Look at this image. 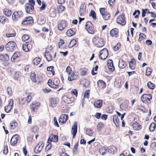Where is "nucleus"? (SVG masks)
<instances>
[{
    "label": "nucleus",
    "mask_w": 156,
    "mask_h": 156,
    "mask_svg": "<svg viewBox=\"0 0 156 156\" xmlns=\"http://www.w3.org/2000/svg\"><path fill=\"white\" fill-rule=\"evenodd\" d=\"M66 26V23L64 20H62L59 22L58 24V29L60 30H62Z\"/></svg>",
    "instance_id": "nucleus-12"
},
{
    "label": "nucleus",
    "mask_w": 156,
    "mask_h": 156,
    "mask_svg": "<svg viewBox=\"0 0 156 156\" xmlns=\"http://www.w3.org/2000/svg\"><path fill=\"white\" fill-rule=\"evenodd\" d=\"M12 108V105L9 103V105L5 107V110L7 113H8L11 110Z\"/></svg>",
    "instance_id": "nucleus-31"
},
{
    "label": "nucleus",
    "mask_w": 156,
    "mask_h": 156,
    "mask_svg": "<svg viewBox=\"0 0 156 156\" xmlns=\"http://www.w3.org/2000/svg\"><path fill=\"white\" fill-rule=\"evenodd\" d=\"M66 34L68 36L71 37L74 35L75 32L72 29H70L67 31Z\"/></svg>",
    "instance_id": "nucleus-33"
},
{
    "label": "nucleus",
    "mask_w": 156,
    "mask_h": 156,
    "mask_svg": "<svg viewBox=\"0 0 156 156\" xmlns=\"http://www.w3.org/2000/svg\"><path fill=\"white\" fill-rule=\"evenodd\" d=\"M62 100L66 103L68 104H70L72 103V101L70 98H67L66 96H64L63 97Z\"/></svg>",
    "instance_id": "nucleus-26"
},
{
    "label": "nucleus",
    "mask_w": 156,
    "mask_h": 156,
    "mask_svg": "<svg viewBox=\"0 0 156 156\" xmlns=\"http://www.w3.org/2000/svg\"><path fill=\"white\" fill-rule=\"evenodd\" d=\"M89 94H90V91L88 90H86L85 93V94L84 95V97L83 98L82 101H83L85 99V98H88L89 97Z\"/></svg>",
    "instance_id": "nucleus-43"
},
{
    "label": "nucleus",
    "mask_w": 156,
    "mask_h": 156,
    "mask_svg": "<svg viewBox=\"0 0 156 156\" xmlns=\"http://www.w3.org/2000/svg\"><path fill=\"white\" fill-rule=\"evenodd\" d=\"M16 35V33H14L12 34H9L7 33L6 34V36L7 37H13L15 36Z\"/></svg>",
    "instance_id": "nucleus-58"
},
{
    "label": "nucleus",
    "mask_w": 156,
    "mask_h": 156,
    "mask_svg": "<svg viewBox=\"0 0 156 156\" xmlns=\"http://www.w3.org/2000/svg\"><path fill=\"white\" fill-rule=\"evenodd\" d=\"M0 59L3 61H7L9 59V57L8 55L0 54Z\"/></svg>",
    "instance_id": "nucleus-18"
},
{
    "label": "nucleus",
    "mask_w": 156,
    "mask_h": 156,
    "mask_svg": "<svg viewBox=\"0 0 156 156\" xmlns=\"http://www.w3.org/2000/svg\"><path fill=\"white\" fill-rule=\"evenodd\" d=\"M104 124L101 122H99L97 126V129L98 131H100L104 127Z\"/></svg>",
    "instance_id": "nucleus-44"
},
{
    "label": "nucleus",
    "mask_w": 156,
    "mask_h": 156,
    "mask_svg": "<svg viewBox=\"0 0 156 156\" xmlns=\"http://www.w3.org/2000/svg\"><path fill=\"white\" fill-rule=\"evenodd\" d=\"M45 55L46 57L47 60L48 61H51L52 59V56L49 53V51H48L47 49L45 53Z\"/></svg>",
    "instance_id": "nucleus-24"
},
{
    "label": "nucleus",
    "mask_w": 156,
    "mask_h": 156,
    "mask_svg": "<svg viewBox=\"0 0 156 156\" xmlns=\"http://www.w3.org/2000/svg\"><path fill=\"white\" fill-rule=\"evenodd\" d=\"M31 130L32 132L36 133L38 131V127L36 125H33L31 128Z\"/></svg>",
    "instance_id": "nucleus-45"
},
{
    "label": "nucleus",
    "mask_w": 156,
    "mask_h": 156,
    "mask_svg": "<svg viewBox=\"0 0 156 156\" xmlns=\"http://www.w3.org/2000/svg\"><path fill=\"white\" fill-rule=\"evenodd\" d=\"M155 127V124L154 123H151L149 128L150 131L151 132L153 131L154 130Z\"/></svg>",
    "instance_id": "nucleus-41"
},
{
    "label": "nucleus",
    "mask_w": 156,
    "mask_h": 156,
    "mask_svg": "<svg viewBox=\"0 0 156 156\" xmlns=\"http://www.w3.org/2000/svg\"><path fill=\"white\" fill-rule=\"evenodd\" d=\"M113 121L115 124L116 126L118 127L119 125V120L118 119V116L116 115H114L113 117Z\"/></svg>",
    "instance_id": "nucleus-20"
},
{
    "label": "nucleus",
    "mask_w": 156,
    "mask_h": 156,
    "mask_svg": "<svg viewBox=\"0 0 156 156\" xmlns=\"http://www.w3.org/2000/svg\"><path fill=\"white\" fill-rule=\"evenodd\" d=\"M4 13L7 16H10L12 13L11 10L7 9H5L4 10Z\"/></svg>",
    "instance_id": "nucleus-30"
},
{
    "label": "nucleus",
    "mask_w": 156,
    "mask_h": 156,
    "mask_svg": "<svg viewBox=\"0 0 156 156\" xmlns=\"http://www.w3.org/2000/svg\"><path fill=\"white\" fill-rule=\"evenodd\" d=\"M136 64V61L134 59H132L131 61L129 62V68L132 69L134 68V66Z\"/></svg>",
    "instance_id": "nucleus-25"
},
{
    "label": "nucleus",
    "mask_w": 156,
    "mask_h": 156,
    "mask_svg": "<svg viewBox=\"0 0 156 156\" xmlns=\"http://www.w3.org/2000/svg\"><path fill=\"white\" fill-rule=\"evenodd\" d=\"M79 73L75 71H73L72 73H70L69 74V76L68 77V80L69 81H71L73 80H75L77 79L79 76Z\"/></svg>",
    "instance_id": "nucleus-6"
},
{
    "label": "nucleus",
    "mask_w": 156,
    "mask_h": 156,
    "mask_svg": "<svg viewBox=\"0 0 156 156\" xmlns=\"http://www.w3.org/2000/svg\"><path fill=\"white\" fill-rule=\"evenodd\" d=\"M88 32L91 34H93L94 33V28L93 26L90 27L87 29H86Z\"/></svg>",
    "instance_id": "nucleus-48"
},
{
    "label": "nucleus",
    "mask_w": 156,
    "mask_h": 156,
    "mask_svg": "<svg viewBox=\"0 0 156 156\" xmlns=\"http://www.w3.org/2000/svg\"><path fill=\"white\" fill-rule=\"evenodd\" d=\"M128 107L127 105H126L125 103H122L120 106V108L123 110H125L126 108Z\"/></svg>",
    "instance_id": "nucleus-46"
},
{
    "label": "nucleus",
    "mask_w": 156,
    "mask_h": 156,
    "mask_svg": "<svg viewBox=\"0 0 156 156\" xmlns=\"http://www.w3.org/2000/svg\"><path fill=\"white\" fill-rule=\"evenodd\" d=\"M102 16L105 20H107L110 19V16L109 13L106 12Z\"/></svg>",
    "instance_id": "nucleus-36"
},
{
    "label": "nucleus",
    "mask_w": 156,
    "mask_h": 156,
    "mask_svg": "<svg viewBox=\"0 0 156 156\" xmlns=\"http://www.w3.org/2000/svg\"><path fill=\"white\" fill-rule=\"evenodd\" d=\"M76 43V40L75 39H73L72 40L68 45L69 48H71L74 46Z\"/></svg>",
    "instance_id": "nucleus-34"
},
{
    "label": "nucleus",
    "mask_w": 156,
    "mask_h": 156,
    "mask_svg": "<svg viewBox=\"0 0 156 156\" xmlns=\"http://www.w3.org/2000/svg\"><path fill=\"white\" fill-rule=\"evenodd\" d=\"M100 11L102 16L106 12H105V8H100Z\"/></svg>",
    "instance_id": "nucleus-63"
},
{
    "label": "nucleus",
    "mask_w": 156,
    "mask_h": 156,
    "mask_svg": "<svg viewBox=\"0 0 156 156\" xmlns=\"http://www.w3.org/2000/svg\"><path fill=\"white\" fill-rule=\"evenodd\" d=\"M85 133L87 135L91 136V134L93 133V132L92 130L87 129L86 130Z\"/></svg>",
    "instance_id": "nucleus-49"
},
{
    "label": "nucleus",
    "mask_w": 156,
    "mask_h": 156,
    "mask_svg": "<svg viewBox=\"0 0 156 156\" xmlns=\"http://www.w3.org/2000/svg\"><path fill=\"white\" fill-rule=\"evenodd\" d=\"M94 105L97 108H100L102 105V101L101 100H98L94 102Z\"/></svg>",
    "instance_id": "nucleus-23"
},
{
    "label": "nucleus",
    "mask_w": 156,
    "mask_h": 156,
    "mask_svg": "<svg viewBox=\"0 0 156 156\" xmlns=\"http://www.w3.org/2000/svg\"><path fill=\"white\" fill-rule=\"evenodd\" d=\"M36 74L35 73H31L30 75V77L31 79V80H32L33 82L34 83H36L37 82L36 78Z\"/></svg>",
    "instance_id": "nucleus-39"
},
{
    "label": "nucleus",
    "mask_w": 156,
    "mask_h": 156,
    "mask_svg": "<svg viewBox=\"0 0 156 156\" xmlns=\"http://www.w3.org/2000/svg\"><path fill=\"white\" fill-rule=\"evenodd\" d=\"M139 36V37L138 40V41L139 42L142 41V40L145 38L146 37L145 35L142 33H140Z\"/></svg>",
    "instance_id": "nucleus-35"
},
{
    "label": "nucleus",
    "mask_w": 156,
    "mask_h": 156,
    "mask_svg": "<svg viewBox=\"0 0 156 156\" xmlns=\"http://www.w3.org/2000/svg\"><path fill=\"white\" fill-rule=\"evenodd\" d=\"M110 150L113 153L116 152L117 151L116 147L114 146H112L110 148Z\"/></svg>",
    "instance_id": "nucleus-51"
},
{
    "label": "nucleus",
    "mask_w": 156,
    "mask_h": 156,
    "mask_svg": "<svg viewBox=\"0 0 156 156\" xmlns=\"http://www.w3.org/2000/svg\"><path fill=\"white\" fill-rule=\"evenodd\" d=\"M25 9L27 13H30L34 9V6L29 4H27L26 6Z\"/></svg>",
    "instance_id": "nucleus-17"
},
{
    "label": "nucleus",
    "mask_w": 156,
    "mask_h": 156,
    "mask_svg": "<svg viewBox=\"0 0 156 156\" xmlns=\"http://www.w3.org/2000/svg\"><path fill=\"white\" fill-rule=\"evenodd\" d=\"M151 73L152 70L149 67L147 68L146 70V75L147 76H150L151 75Z\"/></svg>",
    "instance_id": "nucleus-42"
},
{
    "label": "nucleus",
    "mask_w": 156,
    "mask_h": 156,
    "mask_svg": "<svg viewBox=\"0 0 156 156\" xmlns=\"http://www.w3.org/2000/svg\"><path fill=\"white\" fill-rule=\"evenodd\" d=\"M90 16H92L94 19H96V13L94 11L92 10L89 14Z\"/></svg>",
    "instance_id": "nucleus-50"
},
{
    "label": "nucleus",
    "mask_w": 156,
    "mask_h": 156,
    "mask_svg": "<svg viewBox=\"0 0 156 156\" xmlns=\"http://www.w3.org/2000/svg\"><path fill=\"white\" fill-rule=\"evenodd\" d=\"M93 25L90 22H87L86 23L85 27L86 29H87L90 27H91Z\"/></svg>",
    "instance_id": "nucleus-56"
},
{
    "label": "nucleus",
    "mask_w": 156,
    "mask_h": 156,
    "mask_svg": "<svg viewBox=\"0 0 156 156\" xmlns=\"http://www.w3.org/2000/svg\"><path fill=\"white\" fill-rule=\"evenodd\" d=\"M138 109L139 110L142 112L143 113L147 112L148 110L146 109L144 107L141 106L140 108H138Z\"/></svg>",
    "instance_id": "nucleus-53"
},
{
    "label": "nucleus",
    "mask_w": 156,
    "mask_h": 156,
    "mask_svg": "<svg viewBox=\"0 0 156 156\" xmlns=\"http://www.w3.org/2000/svg\"><path fill=\"white\" fill-rule=\"evenodd\" d=\"M23 12L21 11L14 12L12 14V19L14 21H16L22 16Z\"/></svg>",
    "instance_id": "nucleus-9"
},
{
    "label": "nucleus",
    "mask_w": 156,
    "mask_h": 156,
    "mask_svg": "<svg viewBox=\"0 0 156 156\" xmlns=\"http://www.w3.org/2000/svg\"><path fill=\"white\" fill-rule=\"evenodd\" d=\"M116 22L117 23L122 25H124L126 23L125 17L122 15H120L118 17L116 20Z\"/></svg>",
    "instance_id": "nucleus-8"
},
{
    "label": "nucleus",
    "mask_w": 156,
    "mask_h": 156,
    "mask_svg": "<svg viewBox=\"0 0 156 156\" xmlns=\"http://www.w3.org/2000/svg\"><path fill=\"white\" fill-rule=\"evenodd\" d=\"M16 44L14 41L8 43L5 45V49L8 51H12L15 48Z\"/></svg>",
    "instance_id": "nucleus-2"
},
{
    "label": "nucleus",
    "mask_w": 156,
    "mask_h": 156,
    "mask_svg": "<svg viewBox=\"0 0 156 156\" xmlns=\"http://www.w3.org/2000/svg\"><path fill=\"white\" fill-rule=\"evenodd\" d=\"M118 31V30L117 28H114L111 30L110 34L112 36H115L116 37Z\"/></svg>",
    "instance_id": "nucleus-27"
},
{
    "label": "nucleus",
    "mask_w": 156,
    "mask_h": 156,
    "mask_svg": "<svg viewBox=\"0 0 156 156\" xmlns=\"http://www.w3.org/2000/svg\"><path fill=\"white\" fill-rule=\"evenodd\" d=\"M33 22V20L32 17L29 16L26 18L22 22V24L25 25L30 24L32 23Z\"/></svg>",
    "instance_id": "nucleus-14"
},
{
    "label": "nucleus",
    "mask_w": 156,
    "mask_h": 156,
    "mask_svg": "<svg viewBox=\"0 0 156 156\" xmlns=\"http://www.w3.org/2000/svg\"><path fill=\"white\" fill-rule=\"evenodd\" d=\"M68 119V116L66 114H62L59 119V122L60 124L65 123Z\"/></svg>",
    "instance_id": "nucleus-7"
},
{
    "label": "nucleus",
    "mask_w": 156,
    "mask_h": 156,
    "mask_svg": "<svg viewBox=\"0 0 156 156\" xmlns=\"http://www.w3.org/2000/svg\"><path fill=\"white\" fill-rule=\"evenodd\" d=\"M65 9V7L61 5L59 6L58 8V11L59 12H62Z\"/></svg>",
    "instance_id": "nucleus-55"
},
{
    "label": "nucleus",
    "mask_w": 156,
    "mask_h": 156,
    "mask_svg": "<svg viewBox=\"0 0 156 156\" xmlns=\"http://www.w3.org/2000/svg\"><path fill=\"white\" fill-rule=\"evenodd\" d=\"M53 69V66H50L49 67H48L47 68V70L48 71H50L52 73L53 75H54V71H52V70Z\"/></svg>",
    "instance_id": "nucleus-61"
},
{
    "label": "nucleus",
    "mask_w": 156,
    "mask_h": 156,
    "mask_svg": "<svg viewBox=\"0 0 156 156\" xmlns=\"http://www.w3.org/2000/svg\"><path fill=\"white\" fill-rule=\"evenodd\" d=\"M46 7V5L45 3L44 2H42V5L41 6L40 8V10H44Z\"/></svg>",
    "instance_id": "nucleus-57"
},
{
    "label": "nucleus",
    "mask_w": 156,
    "mask_h": 156,
    "mask_svg": "<svg viewBox=\"0 0 156 156\" xmlns=\"http://www.w3.org/2000/svg\"><path fill=\"white\" fill-rule=\"evenodd\" d=\"M41 59L39 58H35L33 61V64L37 65H38L40 62Z\"/></svg>",
    "instance_id": "nucleus-37"
},
{
    "label": "nucleus",
    "mask_w": 156,
    "mask_h": 156,
    "mask_svg": "<svg viewBox=\"0 0 156 156\" xmlns=\"http://www.w3.org/2000/svg\"><path fill=\"white\" fill-rule=\"evenodd\" d=\"M126 66V64L124 62L122 61L120 62V61L119 62V66L121 69H123Z\"/></svg>",
    "instance_id": "nucleus-40"
},
{
    "label": "nucleus",
    "mask_w": 156,
    "mask_h": 156,
    "mask_svg": "<svg viewBox=\"0 0 156 156\" xmlns=\"http://www.w3.org/2000/svg\"><path fill=\"white\" fill-rule=\"evenodd\" d=\"M151 98V94H144L141 97V100L143 102L146 101L149 104L151 103L150 100Z\"/></svg>",
    "instance_id": "nucleus-3"
},
{
    "label": "nucleus",
    "mask_w": 156,
    "mask_h": 156,
    "mask_svg": "<svg viewBox=\"0 0 156 156\" xmlns=\"http://www.w3.org/2000/svg\"><path fill=\"white\" fill-rule=\"evenodd\" d=\"M20 55V54L18 52H16L15 53L11 58V61L14 62L15 61V59L19 57Z\"/></svg>",
    "instance_id": "nucleus-28"
},
{
    "label": "nucleus",
    "mask_w": 156,
    "mask_h": 156,
    "mask_svg": "<svg viewBox=\"0 0 156 156\" xmlns=\"http://www.w3.org/2000/svg\"><path fill=\"white\" fill-rule=\"evenodd\" d=\"M133 128L135 130H139L141 128V126L137 122H135L133 124Z\"/></svg>",
    "instance_id": "nucleus-21"
},
{
    "label": "nucleus",
    "mask_w": 156,
    "mask_h": 156,
    "mask_svg": "<svg viewBox=\"0 0 156 156\" xmlns=\"http://www.w3.org/2000/svg\"><path fill=\"white\" fill-rule=\"evenodd\" d=\"M72 71L71 68L69 66H68L66 69V71L69 75L70 74Z\"/></svg>",
    "instance_id": "nucleus-60"
},
{
    "label": "nucleus",
    "mask_w": 156,
    "mask_h": 156,
    "mask_svg": "<svg viewBox=\"0 0 156 156\" xmlns=\"http://www.w3.org/2000/svg\"><path fill=\"white\" fill-rule=\"evenodd\" d=\"M92 42L94 45L98 47H102L104 45L103 39L98 36H95L93 38Z\"/></svg>",
    "instance_id": "nucleus-1"
},
{
    "label": "nucleus",
    "mask_w": 156,
    "mask_h": 156,
    "mask_svg": "<svg viewBox=\"0 0 156 156\" xmlns=\"http://www.w3.org/2000/svg\"><path fill=\"white\" fill-rule=\"evenodd\" d=\"M23 41L26 42H27L29 39V36L28 35L24 34L22 37V38Z\"/></svg>",
    "instance_id": "nucleus-38"
},
{
    "label": "nucleus",
    "mask_w": 156,
    "mask_h": 156,
    "mask_svg": "<svg viewBox=\"0 0 156 156\" xmlns=\"http://www.w3.org/2000/svg\"><path fill=\"white\" fill-rule=\"evenodd\" d=\"M7 91L9 95H11L12 93V89L9 87H8L7 88Z\"/></svg>",
    "instance_id": "nucleus-62"
},
{
    "label": "nucleus",
    "mask_w": 156,
    "mask_h": 156,
    "mask_svg": "<svg viewBox=\"0 0 156 156\" xmlns=\"http://www.w3.org/2000/svg\"><path fill=\"white\" fill-rule=\"evenodd\" d=\"M77 123L76 122H74L72 126L71 133L73 136V138H75L77 132Z\"/></svg>",
    "instance_id": "nucleus-10"
},
{
    "label": "nucleus",
    "mask_w": 156,
    "mask_h": 156,
    "mask_svg": "<svg viewBox=\"0 0 156 156\" xmlns=\"http://www.w3.org/2000/svg\"><path fill=\"white\" fill-rule=\"evenodd\" d=\"M19 136L16 134L14 135L12 138L10 140V144L12 145H15L17 142Z\"/></svg>",
    "instance_id": "nucleus-13"
},
{
    "label": "nucleus",
    "mask_w": 156,
    "mask_h": 156,
    "mask_svg": "<svg viewBox=\"0 0 156 156\" xmlns=\"http://www.w3.org/2000/svg\"><path fill=\"white\" fill-rule=\"evenodd\" d=\"M59 102V100L57 98H52L51 100V105L52 107H54L57 105Z\"/></svg>",
    "instance_id": "nucleus-16"
},
{
    "label": "nucleus",
    "mask_w": 156,
    "mask_h": 156,
    "mask_svg": "<svg viewBox=\"0 0 156 156\" xmlns=\"http://www.w3.org/2000/svg\"><path fill=\"white\" fill-rule=\"evenodd\" d=\"M17 126V123L16 121H13L10 123V128L12 129H15Z\"/></svg>",
    "instance_id": "nucleus-29"
},
{
    "label": "nucleus",
    "mask_w": 156,
    "mask_h": 156,
    "mask_svg": "<svg viewBox=\"0 0 156 156\" xmlns=\"http://www.w3.org/2000/svg\"><path fill=\"white\" fill-rule=\"evenodd\" d=\"M25 102V100L24 98H20L19 99V103L21 105H23Z\"/></svg>",
    "instance_id": "nucleus-59"
},
{
    "label": "nucleus",
    "mask_w": 156,
    "mask_h": 156,
    "mask_svg": "<svg viewBox=\"0 0 156 156\" xmlns=\"http://www.w3.org/2000/svg\"><path fill=\"white\" fill-rule=\"evenodd\" d=\"M44 144L42 142H40L35 147L34 152L36 154L40 153L42 151L44 147Z\"/></svg>",
    "instance_id": "nucleus-5"
},
{
    "label": "nucleus",
    "mask_w": 156,
    "mask_h": 156,
    "mask_svg": "<svg viewBox=\"0 0 156 156\" xmlns=\"http://www.w3.org/2000/svg\"><path fill=\"white\" fill-rule=\"evenodd\" d=\"M108 66L109 69L112 71L114 70L115 69L114 66L113 65V61L112 60L109 59L107 61Z\"/></svg>",
    "instance_id": "nucleus-15"
},
{
    "label": "nucleus",
    "mask_w": 156,
    "mask_h": 156,
    "mask_svg": "<svg viewBox=\"0 0 156 156\" xmlns=\"http://www.w3.org/2000/svg\"><path fill=\"white\" fill-rule=\"evenodd\" d=\"M86 7L84 5H81L80 10V14L81 16H82L85 13Z\"/></svg>",
    "instance_id": "nucleus-22"
},
{
    "label": "nucleus",
    "mask_w": 156,
    "mask_h": 156,
    "mask_svg": "<svg viewBox=\"0 0 156 156\" xmlns=\"http://www.w3.org/2000/svg\"><path fill=\"white\" fill-rule=\"evenodd\" d=\"M58 136L54 134L51 135L48 138V143H50L51 142H57L58 141Z\"/></svg>",
    "instance_id": "nucleus-11"
},
{
    "label": "nucleus",
    "mask_w": 156,
    "mask_h": 156,
    "mask_svg": "<svg viewBox=\"0 0 156 156\" xmlns=\"http://www.w3.org/2000/svg\"><path fill=\"white\" fill-rule=\"evenodd\" d=\"M97 85L98 87L101 88L105 87L106 86V84L105 82L101 80L98 81Z\"/></svg>",
    "instance_id": "nucleus-19"
},
{
    "label": "nucleus",
    "mask_w": 156,
    "mask_h": 156,
    "mask_svg": "<svg viewBox=\"0 0 156 156\" xmlns=\"http://www.w3.org/2000/svg\"><path fill=\"white\" fill-rule=\"evenodd\" d=\"M27 42H26L23 44V50L25 52H28L29 51V48H27Z\"/></svg>",
    "instance_id": "nucleus-32"
},
{
    "label": "nucleus",
    "mask_w": 156,
    "mask_h": 156,
    "mask_svg": "<svg viewBox=\"0 0 156 156\" xmlns=\"http://www.w3.org/2000/svg\"><path fill=\"white\" fill-rule=\"evenodd\" d=\"M71 93L72 94L74 95L76 97L77 96V91L76 89H73L71 92Z\"/></svg>",
    "instance_id": "nucleus-64"
},
{
    "label": "nucleus",
    "mask_w": 156,
    "mask_h": 156,
    "mask_svg": "<svg viewBox=\"0 0 156 156\" xmlns=\"http://www.w3.org/2000/svg\"><path fill=\"white\" fill-rule=\"evenodd\" d=\"M107 151V150L104 147H102L99 150L100 153L103 155L105 154Z\"/></svg>",
    "instance_id": "nucleus-47"
},
{
    "label": "nucleus",
    "mask_w": 156,
    "mask_h": 156,
    "mask_svg": "<svg viewBox=\"0 0 156 156\" xmlns=\"http://www.w3.org/2000/svg\"><path fill=\"white\" fill-rule=\"evenodd\" d=\"M108 55V50L106 48H105L101 51L99 57L101 59L105 60L107 58Z\"/></svg>",
    "instance_id": "nucleus-4"
},
{
    "label": "nucleus",
    "mask_w": 156,
    "mask_h": 156,
    "mask_svg": "<svg viewBox=\"0 0 156 156\" xmlns=\"http://www.w3.org/2000/svg\"><path fill=\"white\" fill-rule=\"evenodd\" d=\"M147 86L149 88L151 89H153L154 88V85L150 82H148Z\"/></svg>",
    "instance_id": "nucleus-52"
},
{
    "label": "nucleus",
    "mask_w": 156,
    "mask_h": 156,
    "mask_svg": "<svg viewBox=\"0 0 156 156\" xmlns=\"http://www.w3.org/2000/svg\"><path fill=\"white\" fill-rule=\"evenodd\" d=\"M8 19H6L5 17L3 16H0V22L2 23H4L5 21H7Z\"/></svg>",
    "instance_id": "nucleus-54"
}]
</instances>
